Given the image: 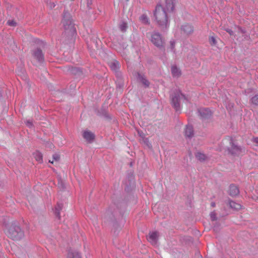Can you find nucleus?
I'll use <instances>...</instances> for the list:
<instances>
[{"label": "nucleus", "mask_w": 258, "mask_h": 258, "mask_svg": "<svg viewBox=\"0 0 258 258\" xmlns=\"http://www.w3.org/2000/svg\"><path fill=\"white\" fill-rule=\"evenodd\" d=\"M3 230L6 235L13 240H20L25 236L24 230L17 221L5 224L3 227Z\"/></svg>", "instance_id": "obj_1"}, {"label": "nucleus", "mask_w": 258, "mask_h": 258, "mask_svg": "<svg viewBox=\"0 0 258 258\" xmlns=\"http://www.w3.org/2000/svg\"><path fill=\"white\" fill-rule=\"evenodd\" d=\"M168 13L161 5L156 6L154 15L158 25L162 30H166L169 26Z\"/></svg>", "instance_id": "obj_2"}, {"label": "nucleus", "mask_w": 258, "mask_h": 258, "mask_svg": "<svg viewBox=\"0 0 258 258\" xmlns=\"http://www.w3.org/2000/svg\"><path fill=\"white\" fill-rule=\"evenodd\" d=\"M61 23L65 30L64 34H67L69 37H73L76 33V29L69 12H64Z\"/></svg>", "instance_id": "obj_3"}, {"label": "nucleus", "mask_w": 258, "mask_h": 258, "mask_svg": "<svg viewBox=\"0 0 258 258\" xmlns=\"http://www.w3.org/2000/svg\"><path fill=\"white\" fill-rule=\"evenodd\" d=\"M36 46L31 51L33 58L38 62L42 63L44 62V54L43 49L45 47V43L40 40H37L35 42Z\"/></svg>", "instance_id": "obj_4"}, {"label": "nucleus", "mask_w": 258, "mask_h": 258, "mask_svg": "<svg viewBox=\"0 0 258 258\" xmlns=\"http://www.w3.org/2000/svg\"><path fill=\"white\" fill-rule=\"evenodd\" d=\"M229 141L230 147L227 149L228 154L233 156H240L244 151L243 149L236 144L232 138H230Z\"/></svg>", "instance_id": "obj_5"}, {"label": "nucleus", "mask_w": 258, "mask_h": 258, "mask_svg": "<svg viewBox=\"0 0 258 258\" xmlns=\"http://www.w3.org/2000/svg\"><path fill=\"white\" fill-rule=\"evenodd\" d=\"M181 97L186 99L185 95L182 94L180 91L174 92L170 96L172 105L176 111L179 110L180 109V100Z\"/></svg>", "instance_id": "obj_6"}, {"label": "nucleus", "mask_w": 258, "mask_h": 258, "mask_svg": "<svg viewBox=\"0 0 258 258\" xmlns=\"http://www.w3.org/2000/svg\"><path fill=\"white\" fill-rule=\"evenodd\" d=\"M151 41L156 47L160 49L164 50L165 42L159 33H153L151 35Z\"/></svg>", "instance_id": "obj_7"}, {"label": "nucleus", "mask_w": 258, "mask_h": 258, "mask_svg": "<svg viewBox=\"0 0 258 258\" xmlns=\"http://www.w3.org/2000/svg\"><path fill=\"white\" fill-rule=\"evenodd\" d=\"M199 115L202 120H207L212 116V112L207 108H202L198 109Z\"/></svg>", "instance_id": "obj_8"}, {"label": "nucleus", "mask_w": 258, "mask_h": 258, "mask_svg": "<svg viewBox=\"0 0 258 258\" xmlns=\"http://www.w3.org/2000/svg\"><path fill=\"white\" fill-rule=\"evenodd\" d=\"M181 32L184 35L188 36L194 32V27L188 24L183 25L181 27Z\"/></svg>", "instance_id": "obj_9"}, {"label": "nucleus", "mask_w": 258, "mask_h": 258, "mask_svg": "<svg viewBox=\"0 0 258 258\" xmlns=\"http://www.w3.org/2000/svg\"><path fill=\"white\" fill-rule=\"evenodd\" d=\"M159 237V233L157 231L150 232L147 236V240L153 245H156Z\"/></svg>", "instance_id": "obj_10"}, {"label": "nucleus", "mask_w": 258, "mask_h": 258, "mask_svg": "<svg viewBox=\"0 0 258 258\" xmlns=\"http://www.w3.org/2000/svg\"><path fill=\"white\" fill-rule=\"evenodd\" d=\"M67 258H82V255L77 250L69 248L67 250Z\"/></svg>", "instance_id": "obj_11"}, {"label": "nucleus", "mask_w": 258, "mask_h": 258, "mask_svg": "<svg viewBox=\"0 0 258 258\" xmlns=\"http://www.w3.org/2000/svg\"><path fill=\"white\" fill-rule=\"evenodd\" d=\"M83 137L89 143H92L95 139V135L88 131H86L83 132Z\"/></svg>", "instance_id": "obj_12"}, {"label": "nucleus", "mask_w": 258, "mask_h": 258, "mask_svg": "<svg viewBox=\"0 0 258 258\" xmlns=\"http://www.w3.org/2000/svg\"><path fill=\"white\" fill-rule=\"evenodd\" d=\"M137 78L139 81L142 82V83L146 87H148L150 85V83L147 80L144 75L141 74V73L137 72Z\"/></svg>", "instance_id": "obj_13"}, {"label": "nucleus", "mask_w": 258, "mask_h": 258, "mask_svg": "<svg viewBox=\"0 0 258 258\" xmlns=\"http://www.w3.org/2000/svg\"><path fill=\"white\" fill-rule=\"evenodd\" d=\"M184 135L186 138L191 139L194 135V128L192 125H187L185 128Z\"/></svg>", "instance_id": "obj_14"}, {"label": "nucleus", "mask_w": 258, "mask_h": 258, "mask_svg": "<svg viewBox=\"0 0 258 258\" xmlns=\"http://www.w3.org/2000/svg\"><path fill=\"white\" fill-rule=\"evenodd\" d=\"M164 8L168 12H173L174 9V0H165Z\"/></svg>", "instance_id": "obj_15"}, {"label": "nucleus", "mask_w": 258, "mask_h": 258, "mask_svg": "<svg viewBox=\"0 0 258 258\" xmlns=\"http://www.w3.org/2000/svg\"><path fill=\"white\" fill-rule=\"evenodd\" d=\"M229 194L232 197L238 195L239 190L238 187L234 184H231L229 186Z\"/></svg>", "instance_id": "obj_16"}, {"label": "nucleus", "mask_w": 258, "mask_h": 258, "mask_svg": "<svg viewBox=\"0 0 258 258\" xmlns=\"http://www.w3.org/2000/svg\"><path fill=\"white\" fill-rule=\"evenodd\" d=\"M228 204L229 205L230 207L233 210L237 211L239 210L242 208V206L240 204L236 203L235 202L230 200H229Z\"/></svg>", "instance_id": "obj_17"}, {"label": "nucleus", "mask_w": 258, "mask_h": 258, "mask_svg": "<svg viewBox=\"0 0 258 258\" xmlns=\"http://www.w3.org/2000/svg\"><path fill=\"white\" fill-rule=\"evenodd\" d=\"M62 207H63L62 204L57 203L55 208L54 214H55V216L58 219H60V212L62 210Z\"/></svg>", "instance_id": "obj_18"}, {"label": "nucleus", "mask_w": 258, "mask_h": 258, "mask_svg": "<svg viewBox=\"0 0 258 258\" xmlns=\"http://www.w3.org/2000/svg\"><path fill=\"white\" fill-rule=\"evenodd\" d=\"M196 158L200 162H203L207 159V156L201 152H197L195 154Z\"/></svg>", "instance_id": "obj_19"}, {"label": "nucleus", "mask_w": 258, "mask_h": 258, "mask_svg": "<svg viewBox=\"0 0 258 258\" xmlns=\"http://www.w3.org/2000/svg\"><path fill=\"white\" fill-rule=\"evenodd\" d=\"M171 73L174 77H179L181 75L180 71L176 66L172 67Z\"/></svg>", "instance_id": "obj_20"}, {"label": "nucleus", "mask_w": 258, "mask_h": 258, "mask_svg": "<svg viewBox=\"0 0 258 258\" xmlns=\"http://www.w3.org/2000/svg\"><path fill=\"white\" fill-rule=\"evenodd\" d=\"M84 9L87 12L92 8V0H84Z\"/></svg>", "instance_id": "obj_21"}, {"label": "nucleus", "mask_w": 258, "mask_h": 258, "mask_svg": "<svg viewBox=\"0 0 258 258\" xmlns=\"http://www.w3.org/2000/svg\"><path fill=\"white\" fill-rule=\"evenodd\" d=\"M33 156L36 161L40 163H42L43 161V156L41 153L38 151H36L33 153Z\"/></svg>", "instance_id": "obj_22"}, {"label": "nucleus", "mask_w": 258, "mask_h": 258, "mask_svg": "<svg viewBox=\"0 0 258 258\" xmlns=\"http://www.w3.org/2000/svg\"><path fill=\"white\" fill-rule=\"evenodd\" d=\"M110 67L112 70L117 71L119 68V63L117 61H113L110 63Z\"/></svg>", "instance_id": "obj_23"}, {"label": "nucleus", "mask_w": 258, "mask_h": 258, "mask_svg": "<svg viewBox=\"0 0 258 258\" xmlns=\"http://www.w3.org/2000/svg\"><path fill=\"white\" fill-rule=\"evenodd\" d=\"M140 21L145 24H149V21L148 17L145 14H143L140 17Z\"/></svg>", "instance_id": "obj_24"}, {"label": "nucleus", "mask_w": 258, "mask_h": 258, "mask_svg": "<svg viewBox=\"0 0 258 258\" xmlns=\"http://www.w3.org/2000/svg\"><path fill=\"white\" fill-rule=\"evenodd\" d=\"M127 28V24L126 22H122L119 25V29L123 32L126 31Z\"/></svg>", "instance_id": "obj_25"}, {"label": "nucleus", "mask_w": 258, "mask_h": 258, "mask_svg": "<svg viewBox=\"0 0 258 258\" xmlns=\"http://www.w3.org/2000/svg\"><path fill=\"white\" fill-rule=\"evenodd\" d=\"M209 41L211 46H214L217 43V41L215 38L213 36L209 37Z\"/></svg>", "instance_id": "obj_26"}, {"label": "nucleus", "mask_w": 258, "mask_h": 258, "mask_svg": "<svg viewBox=\"0 0 258 258\" xmlns=\"http://www.w3.org/2000/svg\"><path fill=\"white\" fill-rule=\"evenodd\" d=\"M251 101L252 104L258 105V95H255L251 99Z\"/></svg>", "instance_id": "obj_27"}, {"label": "nucleus", "mask_w": 258, "mask_h": 258, "mask_svg": "<svg viewBox=\"0 0 258 258\" xmlns=\"http://www.w3.org/2000/svg\"><path fill=\"white\" fill-rule=\"evenodd\" d=\"M7 24L10 26L15 27L17 25V23L14 20H10L7 21Z\"/></svg>", "instance_id": "obj_28"}, {"label": "nucleus", "mask_w": 258, "mask_h": 258, "mask_svg": "<svg viewBox=\"0 0 258 258\" xmlns=\"http://www.w3.org/2000/svg\"><path fill=\"white\" fill-rule=\"evenodd\" d=\"M71 71L72 73L75 74H79L82 73V71L80 70V69L77 68H73Z\"/></svg>", "instance_id": "obj_29"}, {"label": "nucleus", "mask_w": 258, "mask_h": 258, "mask_svg": "<svg viewBox=\"0 0 258 258\" xmlns=\"http://www.w3.org/2000/svg\"><path fill=\"white\" fill-rule=\"evenodd\" d=\"M211 219L212 221H216L217 220L216 214L215 212H212L210 214Z\"/></svg>", "instance_id": "obj_30"}, {"label": "nucleus", "mask_w": 258, "mask_h": 258, "mask_svg": "<svg viewBox=\"0 0 258 258\" xmlns=\"http://www.w3.org/2000/svg\"><path fill=\"white\" fill-rule=\"evenodd\" d=\"M170 49L172 51H174V47H175V42L174 40H171L170 41Z\"/></svg>", "instance_id": "obj_31"}, {"label": "nucleus", "mask_w": 258, "mask_h": 258, "mask_svg": "<svg viewBox=\"0 0 258 258\" xmlns=\"http://www.w3.org/2000/svg\"><path fill=\"white\" fill-rule=\"evenodd\" d=\"M53 159L56 161H57L60 159V156L57 154H55L53 155Z\"/></svg>", "instance_id": "obj_32"}, {"label": "nucleus", "mask_w": 258, "mask_h": 258, "mask_svg": "<svg viewBox=\"0 0 258 258\" xmlns=\"http://www.w3.org/2000/svg\"><path fill=\"white\" fill-rule=\"evenodd\" d=\"M225 30L228 32L230 35H233V32L232 30L230 29H225Z\"/></svg>", "instance_id": "obj_33"}, {"label": "nucleus", "mask_w": 258, "mask_h": 258, "mask_svg": "<svg viewBox=\"0 0 258 258\" xmlns=\"http://www.w3.org/2000/svg\"><path fill=\"white\" fill-rule=\"evenodd\" d=\"M238 29L239 32L241 33L244 34V33H245L246 32V31L244 29H243L240 27H238Z\"/></svg>", "instance_id": "obj_34"}, {"label": "nucleus", "mask_w": 258, "mask_h": 258, "mask_svg": "<svg viewBox=\"0 0 258 258\" xmlns=\"http://www.w3.org/2000/svg\"><path fill=\"white\" fill-rule=\"evenodd\" d=\"M26 125L29 127H31L32 126V122L31 120H27L26 121Z\"/></svg>", "instance_id": "obj_35"}, {"label": "nucleus", "mask_w": 258, "mask_h": 258, "mask_svg": "<svg viewBox=\"0 0 258 258\" xmlns=\"http://www.w3.org/2000/svg\"><path fill=\"white\" fill-rule=\"evenodd\" d=\"M253 142L258 145V137L254 138Z\"/></svg>", "instance_id": "obj_36"}, {"label": "nucleus", "mask_w": 258, "mask_h": 258, "mask_svg": "<svg viewBox=\"0 0 258 258\" xmlns=\"http://www.w3.org/2000/svg\"><path fill=\"white\" fill-rule=\"evenodd\" d=\"M138 134H139L140 136L142 138H144L145 135L143 133H141L140 132H138Z\"/></svg>", "instance_id": "obj_37"}, {"label": "nucleus", "mask_w": 258, "mask_h": 258, "mask_svg": "<svg viewBox=\"0 0 258 258\" xmlns=\"http://www.w3.org/2000/svg\"><path fill=\"white\" fill-rule=\"evenodd\" d=\"M211 206L212 207H215L216 206V204L215 202H212L211 204Z\"/></svg>", "instance_id": "obj_38"}, {"label": "nucleus", "mask_w": 258, "mask_h": 258, "mask_svg": "<svg viewBox=\"0 0 258 258\" xmlns=\"http://www.w3.org/2000/svg\"><path fill=\"white\" fill-rule=\"evenodd\" d=\"M217 229H218V226H215L214 227V231H217Z\"/></svg>", "instance_id": "obj_39"}, {"label": "nucleus", "mask_w": 258, "mask_h": 258, "mask_svg": "<svg viewBox=\"0 0 258 258\" xmlns=\"http://www.w3.org/2000/svg\"><path fill=\"white\" fill-rule=\"evenodd\" d=\"M2 94H3V91L2 90L0 89V97H1L2 96Z\"/></svg>", "instance_id": "obj_40"}, {"label": "nucleus", "mask_w": 258, "mask_h": 258, "mask_svg": "<svg viewBox=\"0 0 258 258\" xmlns=\"http://www.w3.org/2000/svg\"><path fill=\"white\" fill-rule=\"evenodd\" d=\"M122 87V85H118V87L120 88H121Z\"/></svg>", "instance_id": "obj_41"}, {"label": "nucleus", "mask_w": 258, "mask_h": 258, "mask_svg": "<svg viewBox=\"0 0 258 258\" xmlns=\"http://www.w3.org/2000/svg\"><path fill=\"white\" fill-rule=\"evenodd\" d=\"M52 146H53V145H52L51 144H50L49 145V147H50V148H51V147H52Z\"/></svg>", "instance_id": "obj_42"}, {"label": "nucleus", "mask_w": 258, "mask_h": 258, "mask_svg": "<svg viewBox=\"0 0 258 258\" xmlns=\"http://www.w3.org/2000/svg\"><path fill=\"white\" fill-rule=\"evenodd\" d=\"M49 162H50V163H53V161H52L49 160Z\"/></svg>", "instance_id": "obj_43"}]
</instances>
